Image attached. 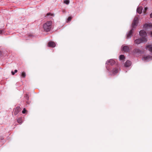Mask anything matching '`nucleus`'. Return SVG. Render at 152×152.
Wrapping results in <instances>:
<instances>
[{"mask_svg": "<svg viewBox=\"0 0 152 152\" xmlns=\"http://www.w3.org/2000/svg\"><path fill=\"white\" fill-rule=\"evenodd\" d=\"M139 34L141 37V39H137L134 41V43L137 44H139L142 42H146L147 41L146 37L147 36V34L144 30H141L139 32Z\"/></svg>", "mask_w": 152, "mask_h": 152, "instance_id": "nucleus-1", "label": "nucleus"}, {"mask_svg": "<svg viewBox=\"0 0 152 152\" xmlns=\"http://www.w3.org/2000/svg\"><path fill=\"white\" fill-rule=\"evenodd\" d=\"M52 22L51 21L47 22L43 25L44 30L46 31H49L51 28Z\"/></svg>", "mask_w": 152, "mask_h": 152, "instance_id": "nucleus-2", "label": "nucleus"}, {"mask_svg": "<svg viewBox=\"0 0 152 152\" xmlns=\"http://www.w3.org/2000/svg\"><path fill=\"white\" fill-rule=\"evenodd\" d=\"M138 18L137 17H135L134 18L133 22L132 24V27L134 28L137 26L138 23Z\"/></svg>", "mask_w": 152, "mask_h": 152, "instance_id": "nucleus-3", "label": "nucleus"}, {"mask_svg": "<svg viewBox=\"0 0 152 152\" xmlns=\"http://www.w3.org/2000/svg\"><path fill=\"white\" fill-rule=\"evenodd\" d=\"M152 28V23H146L143 26V28L145 29L150 28Z\"/></svg>", "mask_w": 152, "mask_h": 152, "instance_id": "nucleus-4", "label": "nucleus"}, {"mask_svg": "<svg viewBox=\"0 0 152 152\" xmlns=\"http://www.w3.org/2000/svg\"><path fill=\"white\" fill-rule=\"evenodd\" d=\"M14 115H16L21 110V108L19 107H17L16 108L14 109Z\"/></svg>", "mask_w": 152, "mask_h": 152, "instance_id": "nucleus-5", "label": "nucleus"}, {"mask_svg": "<svg viewBox=\"0 0 152 152\" xmlns=\"http://www.w3.org/2000/svg\"><path fill=\"white\" fill-rule=\"evenodd\" d=\"M152 59V57L150 56H144L142 58V60L145 61H148Z\"/></svg>", "mask_w": 152, "mask_h": 152, "instance_id": "nucleus-6", "label": "nucleus"}, {"mask_svg": "<svg viewBox=\"0 0 152 152\" xmlns=\"http://www.w3.org/2000/svg\"><path fill=\"white\" fill-rule=\"evenodd\" d=\"M56 45L55 43L54 42L52 41L49 42L48 44V47L52 48L56 46Z\"/></svg>", "mask_w": 152, "mask_h": 152, "instance_id": "nucleus-7", "label": "nucleus"}, {"mask_svg": "<svg viewBox=\"0 0 152 152\" xmlns=\"http://www.w3.org/2000/svg\"><path fill=\"white\" fill-rule=\"evenodd\" d=\"M115 63V61L113 59H110L108 60L107 61V62L106 64H110L111 65H113Z\"/></svg>", "mask_w": 152, "mask_h": 152, "instance_id": "nucleus-8", "label": "nucleus"}, {"mask_svg": "<svg viewBox=\"0 0 152 152\" xmlns=\"http://www.w3.org/2000/svg\"><path fill=\"white\" fill-rule=\"evenodd\" d=\"M146 49L150 52H152V45H147L146 47Z\"/></svg>", "mask_w": 152, "mask_h": 152, "instance_id": "nucleus-9", "label": "nucleus"}, {"mask_svg": "<svg viewBox=\"0 0 152 152\" xmlns=\"http://www.w3.org/2000/svg\"><path fill=\"white\" fill-rule=\"evenodd\" d=\"M142 7H139L137 8V12L139 14H140L142 13Z\"/></svg>", "mask_w": 152, "mask_h": 152, "instance_id": "nucleus-10", "label": "nucleus"}, {"mask_svg": "<svg viewBox=\"0 0 152 152\" xmlns=\"http://www.w3.org/2000/svg\"><path fill=\"white\" fill-rule=\"evenodd\" d=\"M122 50L124 52H127L129 50V48L126 46L123 47Z\"/></svg>", "mask_w": 152, "mask_h": 152, "instance_id": "nucleus-11", "label": "nucleus"}, {"mask_svg": "<svg viewBox=\"0 0 152 152\" xmlns=\"http://www.w3.org/2000/svg\"><path fill=\"white\" fill-rule=\"evenodd\" d=\"M131 64V63L130 61H127L126 62L125 65L126 67H128L130 66Z\"/></svg>", "mask_w": 152, "mask_h": 152, "instance_id": "nucleus-12", "label": "nucleus"}, {"mask_svg": "<svg viewBox=\"0 0 152 152\" xmlns=\"http://www.w3.org/2000/svg\"><path fill=\"white\" fill-rule=\"evenodd\" d=\"M132 33V30H131L127 35V37L128 38L131 37V34Z\"/></svg>", "mask_w": 152, "mask_h": 152, "instance_id": "nucleus-13", "label": "nucleus"}, {"mask_svg": "<svg viewBox=\"0 0 152 152\" xmlns=\"http://www.w3.org/2000/svg\"><path fill=\"white\" fill-rule=\"evenodd\" d=\"M17 121L19 124H21L22 122V118L21 117L19 118L17 120Z\"/></svg>", "mask_w": 152, "mask_h": 152, "instance_id": "nucleus-14", "label": "nucleus"}, {"mask_svg": "<svg viewBox=\"0 0 152 152\" xmlns=\"http://www.w3.org/2000/svg\"><path fill=\"white\" fill-rule=\"evenodd\" d=\"M118 69L115 68L113 70V74H115L118 72Z\"/></svg>", "mask_w": 152, "mask_h": 152, "instance_id": "nucleus-15", "label": "nucleus"}, {"mask_svg": "<svg viewBox=\"0 0 152 152\" xmlns=\"http://www.w3.org/2000/svg\"><path fill=\"white\" fill-rule=\"evenodd\" d=\"M64 2L66 4H68L69 3V0H64Z\"/></svg>", "mask_w": 152, "mask_h": 152, "instance_id": "nucleus-16", "label": "nucleus"}, {"mask_svg": "<svg viewBox=\"0 0 152 152\" xmlns=\"http://www.w3.org/2000/svg\"><path fill=\"white\" fill-rule=\"evenodd\" d=\"M124 58V56L123 55H121L119 56V58L121 60H123Z\"/></svg>", "mask_w": 152, "mask_h": 152, "instance_id": "nucleus-17", "label": "nucleus"}, {"mask_svg": "<svg viewBox=\"0 0 152 152\" xmlns=\"http://www.w3.org/2000/svg\"><path fill=\"white\" fill-rule=\"evenodd\" d=\"M21 76L23 77H26L25 73L24 72H22L21 75Z\"/></svg>", "mask_w": 152, "mask_h": 152, "instance_id": "nucleus-18", "label": "nucleus"}, {"mask_svg": "<svg viewBox=\"0 0 152 152\" xmlns=\"http://www.w3.org/2000/svg\"><path fill=\"white\" fill-rule=\"evenodd\" d=\"M47 16L50 15L52 17H53L54 16V15L53 14L51 13H47Z\"/></svg>", "mask_w": 152, "mask_h": 152, "instance_id": "nucleus-19", "label": "nucleus"}, {"mask_svg": "<svg viewBox=\"0 0 152 152\" xmlns=\"http://www.w3.org/2000/svg\"><path fill=\"white\" fill-rule=\"evenodd\" d=\"M27 110L25 108H24L23 110L22 111V113L23 114H25L27 112Z\"/></svg>", "mask_w": 152, "mask_h": 152, "instance_id": "nucleus-20", "label": "nucleus"}, {"mask_svg": "<svg viewBox=\"0 0 152 152\" xmlns=\"http://www.w3.org/2000/svg\"><path fill=\"white\" fill-rule=\"evenodd\" d=\"M147 9H148V8H147V7H145V8L144 10H143V12L144 13H145L146 12V11L147 10Z\"/></svg>", "mask_w": 152, "mask_h": 152, "instance_id": "nucleus-21", "label": "nucleus"}, {"mask_svg": "<svg viewBox=\"0 0 152 152\" xmlns=\"http://www.w3.org/2000/svg\"><path fill=\"white\" fill-rule=\"evenodd\" d=\"M71 18L70 17H69L68 18L67 20H68L69 21L70 20H71Z\"/></svg>", "mask_w": 152, "mask_h": 152, "instance_id": "nucleus-22", "label": "nucleus"}, {"mask_svg": "<svg viewBox=\"0 0 152 152\" xmlns=\"http://www.w3.org/2000/svg\"><path fill=\"white\" fill-rule=\"evenodd\" d=\"M3 30H0V34H1L3 32Z\"/></svg>", "mask_w": 152, "mask_h": 152, "instance_id": "nucleus-23", "label": "nucleus"}, {"mask_svg": "<svg viewBox=\"0 0 152 152\" xmlns=\"http://www.w3.org/2000/svg\"><path fill=\"white\" fill-rule=\"evenodd\" d=\"M12 75H14L15 74V72H13V71H12Z\"/></svg>", "mask_w": 152, "mask_h": 152, "instance_id": "nucleus-24", "label": "nucleus"}, {"mask_svg": "<svg viewBox=\"0 0 152 152\" xmlns=\"http://www.w3.org/2000/svg\"><path fill=\"white\" fill-rule=\"evenodd\" d=\"M17 72H18V71L17 70L15 69V73H16Z\"/></svg>", "mask_w": 152, "mask_h": 152, "instance_id": "nucleus-25", "label": "nucleus"}, {"mask_svg": "<svg viewBox=\"0 0 152 152\" xmlns=\"http://www.w3.org/2000/svg\"><path fill=\"white\" fill-rule=\"evenodd\" d=\"M150 17L152 18V13L150 14Z\"/></svg>", "mask_w": 152, "mask_h": 152, "instance_id": "nucleus-26", "label": "nucleus"}, {"mask_svg": "<svg viewBox=\"0 0 152 152\" xmlns=\"http://www.w3.org/2000/svg\"><path fill=\"white\" fill-rule=\"evenodd\" d=\"M26 98L27 99H28V95H26Z\"/></svg>", "mask_w": 152, "mask_h": 152, "instance_id": "nucleus-27", "label": "nucleus"}, {"mask_svg": "<svg viewBox=\"0 0 152 152\" xmlns=\"http://www.w3.org/2000/svg\"><path fill=\"white\" fill-rule=\"evenodd\" d=\"M151 34L152 36V31L151 33Z\"/></svg>", "mask_w": 152, "mask_h": 152, "instance_id": "nucleus-28", "label": "nucleus"}]
</instances>
